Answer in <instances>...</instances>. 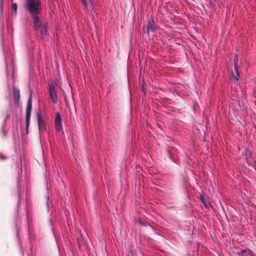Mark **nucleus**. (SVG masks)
<instances>
[{
  "label": "nucleus",
  "instance_id": "nucleus-16",
  "mask_svg": "<svg viewBox=\"0 0 256 256\" xmlns=\"http://www.w3.org/2000/svg\"><path fill=\"white\" fill-rule=\"evenodd\" d=\"M4 158H5L3 157V156H2V154H0V159L2 160V159H4Z\"/></svg>",
  "mask_w": 256,
  "mask_h": 256
},
{
  "label": "nucleus",
  "instance_id": "nucleus-13",
  "mask_svg": "<svg viewBox=\"0 0 256 256\" xmlns=\"http://www.w3.org/2000/svg\"><path fill=\"white\" fill-rule=\"evenodd\" d=\"M248 150L247 148H246L244 151L243 152L242 154L246 160L248 158Z\"/></svg>",
  "mask_w": 256,
  "mask_h": 256
},
{
  "label": "nucleus",
  "instance_id": "nucleus-17",
  "mask_svg": "<svg viewBox=\"0 0 256 256\" xmlns=\"http://www.w3.org/2000/svg\"><path fill=\"white\" fill-rule=\"evenodd\" d=\"M54 1H55L56 0H54Z\"/></svg>",
  "mask_w": 256,
  "mask_h": 256
},
{
  "label": "nucleus",
  "instance_id": "nucleus-2",
  "mask_svg": "<svg viewBox=\"0 0 256 256\" xmlns=\"http://www.w3.org/2000/svg\"><path fill=\"white\" fill-rule=\"evenodd\" d=\"M34 28L36 32H40L42 36L48 33V22L41 19L40 15L32 18Z\"/></svg>",
  "mask_w": 256,
  "mask_h": 256
},
{
  "label": "nucleus",
  "instance_id": "nucleus-15",
  "mask_svg": "<svg viewBox=\"0 0 256 256\" xmlns=\"http://www.w3.org/2000/svg\"><path fill=\"white\" fill-rule=\"evenodd\" d=\"M2 133L3 134L4 136H6V134H5L3 128L2 129Z\"/></svg>",
  "mask_w": 256,
  "mask_h": 256
},
{
  "label": "nucleus",
  "instance_id": "nucleus-5",
  "mask_svg": "<svg viewBox=\"0 0 256 256\" xmlns=\"http://www.w3.org/2000/svg\"><path fill=\"white\" fill-rule=\"evenodd\" d=\"M56 84L54 82L48 84L50 95L52 100V102L54 104H56L58 102V97L56 89Z\"/></svg>",
  "mask_w": 256,
  "mask_h": 256
},
{
  "label": "nucleus",
  "instance_id": "nucleus-7",
  "mask_svg": "<svg viewBox=\"0 0 256 256\" xmlns=\"http://www.w3.org/2000/svg\"><path fill=\"white\" fill-rule=\"evenodd\" d=\"M156 30V26L154 19L152 18L148 22L146 32L148 34L150 32H154Z\"/></svg>",
  "mask_w": 256,
  "mask_h": 256
},
{
  "label": "nucleus",
  "instance_id": "nucleus-8",
  "mask_svg": "<svg viewBox=\"0 0 256 256\" xmlns=\"http://www.w3.org/2000/svg\"><path fill=\"white\" fill-rule=\"evenodd\" d=\"M14 100L16 103H18L20 98V90L18 88H14Z\"/></svg>",
  "mask_w": 256,
  "mask_h": 256
},
{
  "label": "nucleus",
  "instance_id": "nucleus-6",
  "mask_svg": "<svg viewBox=\"0 0 256 256\" xmlns=\"http://www.w3.org/2000/svg\"><path fill=\"white\" fill-rule=\"evenodd\" d=\"M54 125L56 130L57 131H60L62 129V118L59 112H57L56 114V118L54 120Z\"/></svg>",
  "mask_w": 256,
  "mask_h": 256
},
{
  "label": "nucleus",
  "instance_id": "nucleus-10",
  "mask_svg": "<svg viewBox=\"0 0 256 256\" xmlns=\"http://www.w3.org/2000/svg\"><path fill=\"white\" fill-rule=\"evenodd\" d=\"M234 70H235V74L233 73V76H234V78L236 80H238V78L239 77V74H238V68H237L236 65H235V66H234Z\"/></svg>",
  "mask_w": 256,
  "mask_h": 256
},
{
  "label": "nucleus",
  "instance_id": "nucleus-12",
  "mask_svg": "<svg viewBox=\"0 0 256 256\" xmlns=\"http://www.w3.org/2000/svg\"><path fill=\"white\" fill-rule=\"evenodd\" d=\"M200 199L202 203L204 204L206 207H208V204L206 203L205 198L202 194L200 195Z\"/></svg>",
  "mask_w": 256,
  "mask_h": 256
},
{
  "label": "nucleus",
  "instance_id": "nucleus-11",
  "mask_svg": "<svg viewBox=\"0 0 256 256\" xmlns=\"http://www.w3.org/2000/svg\"><path fill=\"white\" fill-rule=\"evenodd\" d=\"M18 6L16 4H12V10L14 12V14H16Z\"/></svg>",
  "mask_w": 256,
  "mask_h": 256
},
{
  "label": "nucleus",
  "instance_id": "nucleus-14",
  "mask_svg": "<svg viewBox=\"0 0 256 256\" xmlns=\"http://www.w3.org/2000/svg\"><path fill=\"white\" fill-rule=\"evenodd\" d=\"M247 252H250V250H241L240 252V254H246Z\"/></svg>",
  "mask_w": 256,
  "mask_h": 256
},
{
  "label": "nucleus",
  "instance_id": "nucleus-9",
  "mask_svg": "<svg viewBox=\"0 0 256 256\" xmlns=\"http://www.w3.org/2000/svg\"><path fill=\"white\" fill-rule=\"evenodd\" d=\"M82 5L86 8H90L92 6V0H80Z\"/></svg>",
  "mask_w": 256,
  "mask_h": 256
},
{
  "label": "nucleus",
  "instance_id": "nucleus-3",
  "mask_svg": "<svg viewBox=\"0 0 256 256\" xmlns=\"http://www.w3.org/2000/svg\"><path fill=\"white\" fill-rule=\"evenodd\" d=\"M32 108V94H30L27 106H26V127L27 130L28 128V127L30 124V115H31V111Z\"/></svg>",
  "mask_w": 256,
  "mask_h": 256
},
{
  "label": "nucleus",
  "instance_id": "nucleus-1",
  "mask_svg": "<svg viewBox=\"0 0 256 256\" xmlns=\"http://www.w3.org/2000/svg\"><path fill=\"white\" fill-rule=\"evenodd\" d=\"M40 0H26V8L32 18L39 16L42 10Z\"/></svg>",
  "mask_w": 256,
  "mask_h": 256
},
{
  "label": "nucleus",
  "instance_id": "nucleus-4",
  "mask_svg": "<svg viewBox=\"0 0 256 256\" xmlns=\"http://www.w3.org/2000/svg\"><path fill=\"white\" fill-rule=\"evenodd\" d=\"M36 118L38 122L40 135L44 134L46 130V127L44 118L40 116L38 112L36 113Z\"/></svg>",
  "mask_w": 256,
  "mask_h": 256
}]
</instances>
